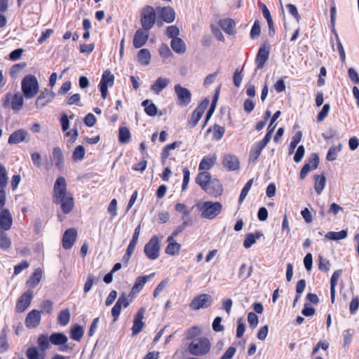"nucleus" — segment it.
Instances as JSON below:
<instances>
[{"instance_id": "f3484780", "label": "nucleus", "mask_w": 359, "mask_h": 359, "mask_svg": "<svg viewBox=\"0 0 359 359\" xmlns=\"http://www.w3.org/2000/svg\"><path fill=\"white\" fill-rule=\"evenodd\" d=\"M144 312L145 309L144 308H141L135 314L132 327L133 335H137L142 330L144 325V323L142 321Z\"/></svg>"}, {"instance_id": "6e6d98bb", "label": "nucleus", "mask_w": 359, "mask_h": 359, "mask_svg": "<svg viewBox=\"0 0 359 359\" xmlns=\"http://www.w3.org/2000/svg\"><path fill=\"white\" fill-rule=\"evenodd\" d=\"M330 109V106L329 104H325L323 105L321 111L317 115V121L321 122L323 121L327 116Z\"/></svg>"}, {"instance_id": "79ce46f5", "label": "nucleus", "mask_w": 359, "mask_h": 359, "mask_svg": "<svg viewBox=\"0 0 359 359\" xmlns=\"http://www.w3.org/2000/svg\"><path fill=\"white\" fill-rule=\"evenodd\" d=\"M264 147H262L259 143H256V144L250 149L249 156L250 161L252 162L256 161L259 156H260V154L262 151L264 149Z\"/></svg>"}, {"instance_id": "5fc2aeb1", "label": "nucleus", "mask_w": 359, "mask_h": 359, "mask_svg": "<svg viewBox=\"0 0 359 359\" xmlns=\"http://www.w3.org/2000/svg\"><path fill=\"white\" fill-rule=\"evenodd\" d=\"M251 272L252 268L247 271V265L243 264L239 269L238 277L241 279L245 280L251 276Z\"/></svg>"}, {"instance_id": "4be33fe9", "label": "nucleus", "mask_w": 359, "mask_h": 359, "mask_svg": "<svg viewBox=\"0 0 359 359\" xmlns=\"http://www.w3.org/2000/svg\"><path fill=\"white\" fill-rule=\"evenodd\" d=\"M28 133L25 129H18L8 137V142L10 144H16L25 141Z\"/></svg>"}, {"instance_id": "58836bf2", "label": "nucleus", "mask_w": 359, "mask_h": 359, "mask_svg": "<svg viewBox=\"0 0 359 359\" xmlns=\"http://www.w3.org/2000/svg\"><path fill=\"white\" fill-rule=\"evenodd\" d=\"M23 95H20L19 93H15L13 95L11 101V108L14 111H19L22 109L24 100H23Z\"/></svg>"}, {"instance_id": "774afa93", "label": "nucleus", "mask_w": 359, "mask_h": 359, "mask_svg": "<svg viewBox=\"0 0 359 359\" xmlns=\"http://www.w3.org/2000/svg\"><path fill=\"white\" fill-rule=\"evenodd\" d=\"M96 120L95 116L92 113H89L84 117L83 121L87 126L93 127L95 124Z\"/></svg>"}, {"instance_id": "c9c22d12", "label": "nucleus", "mask_w": 359, "mask_h": 359, "mask_svg": "<svg viewBox=\"0 0 359 359\" xmlns=\"http://www.w3.org/2000/svg\"><path fill=\"white\" fill-rule=\"evenodd\" d=\"M137 60L142 65H148L151 60V54L148 49L142 48L137 53Z\"/></svg>"}, {"instance_id": "3c124183", "label": "nucleus", "mask_w": 359, "mask_h": 359, "mask_svg": "<svg viewBox=\"0 0 359 359\" xmlns=\"http://www.w3.org/2000/svg\"><path fill=\"white\" fill-rule=\"evenodd\" d=\"M50 340L46 335L41 334L38 338V345L41 351H45L49 347Z\"/></svg>"}, {"instance_id": "69168bd1", "label": "nucleus", "mask_w": 359, "mask_h": 359, "mask_svg": "<svg viewBox=\"0 0 359 359\" xmlns=\"http://www.w3.org/2000/svg\"><path fill=\"white\" fill-rule=\"evenodd\" d=\"M201 334V330L197 326H194L187 332V338L192 339Z\"/></svg>"}, {"instance_id": "4c0bfd02", "label": "nucleus", "mask_w": 359, "mask_h": 359, "mask_svg": "<svg viewBox=\"0 0 359 359\" xmlns=\"http://www.w3.org/2000/svg\"><path fill=\"white\" fill-rule=\"evenodd\" d=\"M84 334L83 328L79 325L72 326L70 330V337L75 341H79Z\"/></svg>"}, {"instance_id": "ea45409f", "label": "nucleus", "mask_w": 359, "mask_h": 359, "mask_svg": "<svg viewBox=\"0 0 359 359\" xmlns=\"http://www.w3.org/2000/svg\"><path fill=\"white\" fill-rule=\"evenodd\" d=\"M347 230H341L340 231H329L325 234V237L329 240L339 241L347 237Z\"/></svg>"}, {"instance_id": "a19ab883", "label": "nucleus", "mask_w": 359, "mask_h": 359, "mask_svg": "<svg viewBox=\"0 0 359 359\" xmlns=\"http://www.w3.org/2000/svg\"><path fill=\"white\" fill-rule=\"evenodd\" d=\"M70 320V311L68 309L62 310L57 316V323L61 326L67 325Z\"/></svg>"}, {"instance_id": "37998d69", "label": "nucleus", "mask_w": 359, "mask_h": 359, "mask_svg": "<svg viewBox=\"0 0 359 359\" xmlns=\"http://www.w3.org/2000/svg\"><path fill=\"white\" fill-rule=\"evenodd\" d=\"M8 182V172L6 167L0 163V189H6Z\"/></svg>"}, {"instance_id": "0e129e2a", "label": "nucleus", "mask_w": 359, "mask_h": 359, "mask_svg": "<svg viewBox=\"0 0 359 359\" xmlns=\"http://www.w3.org/2000/svg\"><path fill=\"white\" fill-rule=\"evenodd\" d=\"M11 245V241L8 237L7 234L0 238V248L4 250H6L10 248Z\"/></svg>"}, {"instance_id": "412c9836", "label": "nucleus", "mask_w": 359, "mask_h": 359, "mask_svg": "<svg viewBox=\"0 0 359 359\" xmlns=\"http://www.w3.org/2000/svg\"><path fill=\"white\" fill-rule=\"evenodd\" d=\"M41 321V313L38 310L31 311L25 319L26 326L29 328L36 327Z\"/></svg>"}, {"instance_id": "e433bc0d", "label": "nucleus", "mask_w": 359, "mask_h": 359, "mask_svg": "<svg viewBox=\"0 0 359 359\" xmlns=\"http://www.w3.org/2000/svg\"><path fill=\"white\" fill-rule=\"evenodd\" d=\"M49 340L54 345H60L66 344L68 339L63 333H53L50 336Z\"/></svg>"}, {"instance_id": "bf43d9fd", "label": "nucleus", "mask_w": 359, "mask_h": 359, "mask_svg": "<svg viewBox=\"0 0 359 359\" xmlns=\"http://www.w3.org/2000/svg\"><path fill=\"white\" fill-rule=\"evenodd\" d=\"M160 55L162 57L168 58L172 55V52L167 44L163 43L158 49Z\"/></svg>"}, {"instance_id": "f8f14e48", "label": "nucleus", "mask_w": 359, "mask_h": 359, "mask_svg": "<svg viewBox=\"0 0 359 359\" xmlns=\"http://www.w3.org/2000/svg\"><path fill=\"white\" fill-rule=\"evenodd\" d=\"M77 231L74 228L67 229L62 236V247L65 250L71 249L77 238Z\"/></svg>"}, {"instance_id": "72a5a7b5", "label": "nucleus", "mask_w": 359, "mask_h": 359, "mask_svg": "<svg viewBox=\"0 0 359 359\" xmlns=\"http://www.w3.org/2000/svg\"><path fill=\"white\" fill-rule=\"evenodd\" d=\"M211 181V175L208 172H200L196 179V183L203 189L208 184V183Z\"/></svg>"}, {"instance_id": "e2e57ef3", "label": "nucleus", "mask_w": 359, "mask_h": 359, "mask_svg": "<svg viewBox=\"0 0 359 359\" xmlns=\"http://www.w3.org/2000/svg\"><path fill=\"white\" fill-rule=\"evenodd\" d=\"M261 32L260 24L259 20H255L254 25L252 27L250 31V36L252 39H255L259 36Z\"/></svg>"}, {"instance_id": "4468645a", "label": "nucleus", "mask_w": 359, "mask_h": 359, "mask_svg": "<svg viewBox=\"0 0 359 359\" xmlns=\"http://www.w3.org/2000/svg\"><path fill=\"white\" fill-rule=\"evenodd\" d=\"M53 202L60 205L61 209L65 214L69 213L74 205V198L70 193L64 196V197L55 199Z\"/></svg>"}, {"instance_id": "a878e982", "label": "nucleus", "mask_w": 359, "mask_h": 359, "mask_svg": "<svg viewBox=\"0 0 359 359\" xmlns=\"http://www.w3.org/2000/svg\"><path fill=\"white\" fill-rule=\"evenodd\" d=\"M167 242L168 243V245L165 249V253L172 256L178 255L181 248V245L177 243L172 236L168 237Z\"/></svg>"}, {"instance_id": "dca6fc26", "label": "nucleus", "mask_w": 359, "mask_h": 359, "mask_svg": "<svg viewBox=\"0 0 359 359\" xmlns=\"http://www.w3.org/2000/svg\"><path fill=\"white\" fill-rule=\"evenodd\" d=\"M207 194L212 196H219L222 194L223 187L218 180H211L203 189Z\"/></svg>"}, {"instance_id": "9b49d317", "label": "nucleus", "mask_w": 359, "mask_h": 359, "mask_svg": "<svg viewBox=\"0 0 359 359\" xmlns=\"http://www.w3.org/2000/svg\"><path fill=\"white\" fill-rule=\"evenodd\" d=\"M67 192V182L64 177H59L55 182L53 187V201L57 198L64 197V196L68 194Z\"/></svg>"}, {"instance_id": "bb28decb", "label": "nucleus", "mask_w": 359, "mask_h": 359, "mask_svg": "<svg viewBox=\"0 0 359 359\" xmlns=\"http://www.w3.org/2000/svg\"><path fill=\"white\" fill-rule=\"evenodd\" d=\"M170 83V79L168 78L159 77L151 86V90L158 95Z\"/></svg>"}, {"instance_id": "1a4fd4ad", "label": "nucleus", "mask_w": 359, "mask_h": 359, "mask_svg": "<svg viewBox=\"0 0 359 359\" xmlns=\"http://www.w3.org/2000/svg\"><path fill=\"white\" fill-rule=\"evenodd\" d=\"M318 156L316 153L312 154L300 171V179L304 180L310 171L318 168Z\"/></svg>"}, {"instance_id": "13d9d810", "label": "nucleus", "mask_w": 359, "mask_h": 359, "mask_svg": "<svg viewBox=\"0 0 359 359\" xmlns=\"http://www.w3.org/2000/svg\"><path fill=\"white\" fill-rule=\"evenodd\" d=\"M26 67V63H19L14 65L10 71V75L11 77H15L18 73H20Z\"/></svg>"}, {"instance_id": "052dcab7", "label": "nucleus", "mask_w": 359, "mask_h": 359, "mask_svg": "<svg viewBox=\"0 0 359 359\" xmlns=\"http://www.w3.org/2000/svg\"><path fill=\"white\" fill-rule=\"evenodd\" d=\"M237 324L236 337L241 338L245 331V325L241 318L238 319Z\"/></svg>"}, {"instance_id": "39448f33", "label": "nucleus", "mask_w": 359, "mask_h": 359, "mask_svg": "<svg viewBox=\"0 0 359 359\" xmlns=\"http://www.w3.org/2000/svg\"><path fill=\"white\" fill-rule=\"evenodd\" d=\"M144 252L147 257L151 260H155L160 255V243L159 239L156 236H154L146 243L144 248Z\"/></svg>"}, {"instance_id": "f257e3e1", "label": "nucleus", "mask_w": 359, "mask_h": 359, "mask_svg": "<svg viewBox=\"0 0 359 359\" xmlns=\"http://www.w3.org/2000/svg\"><path fill=\"white\" fill-rule=\"evenodd\" d=\"M21 90L25 98H34L39 90V84L36 77L32 74L26 75L22 80Z\"/></svg>"}, {"instance_id": "5701e85b", "label": "nucleus", "mask_w": 359, "mask_h": 359, "mask_svg": "<svg viewBox=\"0 0 359 359\" xmlns=\"http://www.w3.org/2000/svg\"><path fill=\"white\" fill-rule=\"evenodd\" d=\"M53 161L55 163V167L59 170H62L64 168L65 157L63 152L60 147H55L53 149L52 153Z\"/></svg>"}, {"instance_id": "864d4df0", "label": "nucleus", "mask_w": 359, "mask_h": 359, "mask_svg": "<svg viewBox=\"0 0 359 359\" xmlns=\"http://www.w3.org/2000/svg\"><path fill=\"white\" fill-rule=\"evenodd\" d=\"M165 34L168 38L174 39L178 38L177 36L180 34V29L175 25H171L167 27Z\"/></svg>"}, {"instance_id": "680f3d73", "label": "nucleus", "mask_w": 359, "mask_h": 359, "mask_svg": "<svg viewBox=\"0 0 359 359\" xmlns=\"http://www.w3.org/2000/svg\"><path fill=\"white\" fill-rule=\"evenodd\" d=\"M95 280V278L93 274L88 275L86 282L83 287V291L85 293H88L91 290Z\"/></svg>"}, {"instance_id": "a18cd8bd", "label": "nucleus", "mask_w": 359, "mask_h": 359, "mask_svg": "<svg viewBox=\"0 0 359 359\" xmlns=\"http://www.w3.org/2000/svg\"><path fill=\"white\" fill-rule=\"evenodd\" d=\"M212 139L216 141L220 140L224 133L225 128L217 124H215L212 127Z\"/></svg>"}, {"instance_id": "cd10ccee", "label": "nucleus", "mask_w": 359, "mask_h": 359, "mask_svg": "<svg viewBox=\"0 0 359 359\" xmlns=\"http://www.w3.org/2000/svg\"><path fill=\"white\" fill-rule=\"evenodd\" d=\"M153 275L154 273L149 276L137 277L135 284L132 287L131 294L138 293L142 289L143 286L148 281V280H149L150 277H151Z\"/></svg>"}, {"instance_id": "473e14b6", "label": "nucleus", "mask_w": 359, "mask_h": 359, "mask_svg": "<svg viewBox=\"0 0 359 359\" xmlns=\"http://www.w3.org/2000/svg\"><path fill=\"white\" fill-rule=\"evenodd\" d=\"M221 28L229 34H233L234 33V29L236 27V22L233 20L227 18L220 21Z\"/></svg>"}, {"instance_id": "6e6552de", "label": "nucleus", "mask_w": 359, "mask_h": 359, "mask_svg": "<svg viewBox=\"0 0 359 359\" xmlns=\"http://www.w3.org/2000/svg\"><path fill=\"white\" fill-rule=\"evenodd\" d=\"M114 82V76L109 71H104L99 83L101 96L105 99L108 93V87L112 86Z\"/></svg>"}, {"instance_id": "7ed1b4c3", "label": "nucleus", "mask_w": 359, "mask_h": 359, "mask_svg": "<svg viewBox=\"0 0 359 359\" xmlns=\"http://www.w3.org/2000/svg\"><path fill=\"white\" fill-rule=\"evenodd\" d=\"M222 205L219 202L205 201L200 208L201 217L208 219L215 218L222 211Z\"/></svg>"}, {"instance_id": "49530a36", "label": "nucleus", "mask_w": 359, "mask_h": 359, "mask_svg": "<svg viewBox=\"0 0 359 359\" xmlns=\"http://www.w3.org/2000/svg\"><path fill=\"white\" fill-rule=\"evenodd\" d=\"M85 153H86L85 149L83 146H81V145L77 146L74 149V151H73V154H72L73 160L75 161H81L85 156Z\"/></svg>"}, {"instance_id": "a211bd4d", "label": "nucleus", "mask_w": 359, "mask_h": 359, "mask_svg": "<svg viewBox=\"0 0 359 359\" xmlns=\"http://www.w3.org/2000/svg\"><path fill=\"white\" fill-rule=\"evenodd\" d=\"M156 11L160 18L167 23L172 22L175 19V12L170 6L156 8Z\"/></svg>"}, {"instance_id": "f704fd0d", "label": "nucleus", "mask_w": 359, "mask_h": 359, "mask_svg": "<svg viewBox=\"0 0 359 359\" xmlns=\"http://www.w3.org/2000/svg\"><path fill=\"white\" fill-rule=\"evenodd\" d=\"M142 105L144 107V111L148 116H154L157 114L158 108L151 100H144Z\"/></svg>"}, {"instance_id": "b1692460", "label": "nucleus", "mask_w": 359, "mask_h": 359, "mask_svg": "<svg viewBox=\"0 0 359 359\" xmlns=\"http://www.w3.org/2000/svg\"><path fill=\"white\" fill-rule=\"evenodd\" d=\"M13 224L11 212L8 209H3L0 212V225L4 231L10 229Z\"/></svg>"}, {"instance_id": "7c9ffc66", "label": "nucleus", "mask_w": 359, "mask_h": 359, "mask_svg": "<svg viewBox=\"0 0 359 359\" xmlns=\"http://www.w3.org/2000/svg\"><path fill=\"white\" fill-rule=\"evenodd\" d=\"M314 180H315V191L318 195H320L323 190L325 188V183H326V177L325 176L322 175H314Z\"/></svg>"}, {"instance_id": "ddd939ff", "label": "nucleus", "mask_w": 359, "mask_h": 359, "mask_svg": "<svg viewBox=\"0 0 359 359\" xmlns=\"http://www.w3.org/2000/svg\"><path fill=\"white\" fill-rule=\"evenodd\" d=\"M55 93L49 89H44L41 92L36 100V107L41 109L50 102L55 97Z\"/></svg>"}, {"instance_id": "8fccbe9b", "label": "nucleus", "mask_w": 359, "mask_h": 359, "mask_svg": "<svg viewBox=\"0 0 359 359\" xmlns=\"http://www.w3.org/2000/svg\"><path fill=\"white\" fill-rule=\"evenodd\" d=\"M341 149V145L339 144L337 147H332L330 148L327 151L326 159L330 161H334L337 157V153L339 152Z\"/></svg>"}, {"instance_id": "09e8293b", "label": "nucleus", "mask_w": 359, "mask_h": 359, "mask_svg": "<svg viewBox=\"0 0 359 359\" xmlns=\"http://www.w3.org/2000/svg\"><path fill=\"white\" fill-rule=\"evenodd\" d=\"M302 137V133L301 131L297 132L295 135L292 137V141L290 144V154H292L294 151L297 144L300 142Z\"/></svg>"}, {"instance_id": "de8ad7c7", "label": "nucleus", "mask_w": 359, "mask_h": 359, "mask_svg": "<svg viewBox=\"0 0 359 359\" xmlns=\"http://www.w3.org/2000/svg\"><path fill=\"white\" fill-rule=\"evenodd\" d=\"M203 114L199 110L195 109V110L192 112L191 118L189 121V124L191 126V128H194L197 125Z\"/></svg>"}, {"instance_id": "c03bdc74", "label": "nucleus", "mask_w": 359, "mask_h": 359, "mask_svg": "<svg viewBox=\"0 0 359 359\" xmlns=\"http://www.w3.org/2000/svg\"><path fill=\"white\" fill-rule=\"evenodd\" d=\"M130 133L127 127H121L118 130V140L121 143L126 144L130 141Z\"/></svg>"}, {"instance_id": "393cba45", "label": "nucleus", "mask_w": 359, "mask_h": 359, "mask_svg": "<svg viewBox=\"0 0 359 359\" xmlns=\"http://www.w3.org/2000/svg\"><path fill=\"white\" fill-rule=\"evenodd\" d=\"M217 161V155L215 154L205 156L203 158L199 163V170H209L211 169Z\"/></svg>"}, {"instance_id": "f03ea898", "label": "nucleus", "mask_w": 359, "mask_h": 359, "mask_svg": "<svg viewBox=\"0 0 359 359\" xmlns=\"http://www.w3.org/2000/svg\"><path fill=\"white\" fill-rule=\"evenodd\" d=\"M210 341L205 337L194 339L188 346L189 353L195 356L208 354L211 348Z\"/></svg>"}, {"instance_id": "338daca9", "label": "nucleus", "mask_w": 359, "mask_h": 359, "mask_svg": "<svg viewBox=\"0 0 359 359\" xmlns=\"http://www.w3.org/2000/svg\"><path fill=\"white\" fill-rule=\"evenodd\" d=\"M248 321L252 328H255L258 325V317L254 312H250L248 315Z\"/></svg>"}, {"instance_id": "9d476101", "label": "nucleus", "mask_w": 359, "mask_h": 359, "mask_svg": "<svg viewBox=\"0 0 359 359\" xmlns=\"http://www.w3.org/2000/svg\"><path fill=\"white\" fill-rule=\"evenodd\" d=\"M222 165L228 171H236L240 168V161L236 155L226 154L222 157Z\"/></svg>"}, {"instance_id": "20e7f679", "label": "nucleus", "mask_w": 359, "mask_h": 359, "mask_svg": "<svg viewBox=\"0 0 359 359\" xmlns=\"http://www.w3.org/2000/svg\"><path fill=\"white\" fill-rule=\"evenodd\" d=\"M156 20V13L154 8L146 6L141 13V25L142 29L149 32L154 26Z\"/></svg>"}, {"instance_id": "603ef678", "label": "nucleus", "mask_w": 359, "mask_h": 359, "mask_svg": "<svg viewBox=\"0 0 359 359\" xmlns=\"http://www.w3.org/2000/svg\"><path fill=\"white\" fill-rule=\"evenodd\" d=\"M252 183H253V179H250V180L248 181V182L245 184L244 187L242 189L241 192L239 196V198H238L239 203L243 202V200L245 198V197L247 196V195L249 192V190L250 189V188L252 185Z\"/></svg>"}, {"instance_id": "6ab92c4d", "label": "nucleus", "mask_w": 359, "mask_h": 359, "mask_svg": "<svg viewBox=\"0 0 359 359\" xmlns=\"http://www.w3.org/2000/svg\"><path fill=\"white\" fill-rule=\"evenodd\" d=\"M149 38L148 32L139 29L135 33L133 43L135 48H140L144 46Z\"/></svg>"}, {"instance_id": "2f4dec72", "label": "nucleus", "mask_w": 359, "mask_h": 359, "mask_svg": "<svg viewBox=\"0 0 359 359\" xmlns=\"http://www.w3.org/2000/svg\"><path fill=\"white\" fill-rule=\"evenodd\" d=\"M171 48L177 53L182 54L186 51V45L180 38H174L170 43Z\"/></svg>"}, {"instance_id": "423d86ee", "label": "nucleus", "mask_w": 359, "mask_h": 359, "mask_svg": "<svg viewBox=\"0 0 359 359\" xmlns=\"http://www.w3.org/2000/svg\"><path fill=\"white\" fill-rule=\"evenodd\" d=\"M175 93L178 99L179 104L182 107L189 105L191 102V93L180 84H176L174 86Z\"/></svg>"}, {"instance_id": "4d7b16f0", "label": "nucleus", "mask_w": 359, "mask_h": 359, "mask_svg": "<svg viewBox=\"0 0 359 359\" xmlns=\"http://www.w3.org/2000/svg\"><path fill=\"white\" fill-rule=\"evenodd\" d=\"M26 356L28 359H40V354L36 347H29L26 351Z\"/></svg>"}, {"instance_id": "c756f323", "label": "nucleus", "mask_w": 359, "mask_h": 359, "mask_svg": "<svg viewBox=\"0 0 359 359\" xmlns=\"http://www.w3.org/2000/svg\"><path fill=\"white\" fill-rule=\"evenodd\" d=\"M262 236L263 234L260 231H256L255 233H249L246 234L243 241V246L245 248H250L256 243V241L260 238Z\"/></svg>"}, {"instance_id": "2eb2a0df", "label": "nucleus", "mask_w": 359, "mask_h": 359, "mask_svg": "<svg viewBox=\"0 0 359 359\" xmlns=\"http://www.w3.org/2000/svg\"><path fill=\"white\" fill-rule=\"evenodd\" d=\"M33 297V292L27 290L23 293L18 300L16 311L19 313L25 311L29 306Z\"/></svg>"}, {"instance_id": "c85d7f7f", "label": "nucleus", "mask_w": 359, "mask_h": 359, "mask_svg": "<svg viewBox=\"0 0 359 359\" xmlns=\"http://www.w3.org/2000/svg\"><path fill=\"white\" fill-rule=\"evenodd\" d=\"M42 278V270L40 268L35 269L34 272L27 281L28 287H36Z\"/></svg>"}, {"instance_id": "0eeeda50", "label": "nucleus", "mask_w": 359, "mask_h": 359, "mask_svg": "<svg viewBox=\"0 0 359 359\" xmlns=\"http://www.w3.org/2000/svg\"><path fill=\"white\" fill-rule=\"evenodd\" d=\"M212 302V297L208 294H201L195 297L191 302L189 306L192 310L196 311L201 309L209 307Z\"/></svg>"}, {"instance_id": "aec40b11", "label": "nucleus", "mask_w": 359, "mask_h": 359, "mask_svg": "<svg viewBox=\"0 0 359 359\" xmlns=\"http://www.w3.org/2000/svg\"><path fill=\"white\" fill-rule=\"evenodd\" d=\"M269 49L266 46H261L258 50L255 62L257 65V68L258 69H261L264 67L266 60L269 58Z\"/></svg>"}]
</instances>
